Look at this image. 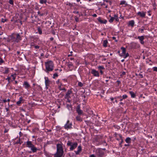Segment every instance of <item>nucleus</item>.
<instances>
[{
	"instance_id": "f257e3e1",
	"label": "nucleus",
	"mask_w": 157,
	"mask_h": 157,
	"mask_svg": "<svg viewBox=\"0 0 157 157\" xmlns=\"http://www.w3.org/2000/svg\"><path fill=\"white\" fill-rule=\"evenodd\" d=\"M57 151L53 155L54 157H62L64 151L62 145L60 144H57L56 145Z\"/></svg>"
},
{
	"instance_id": "f03ea898",
	"label": "nucleus",
	"mask_w": 157,
	"mask_h": 157,
	"mask_svg": "<svg viewBox=\"0 0 157 157\" xmlns=\"http://www.w3.org/2000/svg\"><path fill=\"white\" fill-rule=\"evenodd\" d=\"M10 37L12 42L18 43L22 40V38L19 33H13Z\"/></svg>"
},
{
	"instance_id": "7ed1b4c3",
	"label": "nucleus",
	"mask_w": 157,
	"mask_h": 157,
	"mask_svg": "<svg viewBox=\"0 0 157 157\" xmlns=\"http://www.w3.org/2000/svg\"><path fill=\"white\" fill-rule=\"evenodd\" d=\"M46 72L48 73L49 71H52L53 70L54 64L52 61H48L45 63Z\"/></svg>"
},
{
	"instance_id": "20e7f679",
	"label": "nucleus",
	"mask_w": 157,
	"mask_h": 157,
	"mask_svg": "<svg viewBox=\"0 0 157 157\" xmlns=\"http://www.w3.org/2000/svg\"><path fill=\"white\" fill-rule=\"evenodd\" d=\"M26 147L30 148L33 153L36 152L38 150H40L39 149L37 148L34 145L32 144V142L31 141H29V140L28 141L26 142Z\"/></svg>"
},
{
	"instance_id": "39448f33",
	"label": "nucleus",
	"mask_w": 157,
	"mask_h": 157,
	"mask_svg": "<svg viewBox=\"0 0 157 157\" xmlns=\"http://www.w3.org/2000/svg\"><path fill=\"white\" fill-rule=\"evenodd\" d=\"M67 145L68 146L70 147V151H73L77 147L78 143L76 142L73 143L69 140L67 142Z\"/></svg>"
},
{
	"instance_id": "423d86ee",
	"label": "nucleus",
	"mask_w": 157,
	"mask_h": 157,
	"mask_svg": "<svg viewBox=\"0 0 157 157\" xmlns=\"http://www.w3.org/2000/svg\"><path fill=\"white\" fill-rule=\"evenodd\" d=\"M72 123H70V121L68 120L67 122L65 124L64 127L66 129H71L72 128Z\"/></svg>"
},
{
	"instance_id": "0eeeda50",
	"label": "nucleus",
	"mask_w": 157,
	"mask_h": 157,
	"mask_svg": "<svg viewBox=\"0 0 157 157\" xmlns=\"http://www.w3.org/2000/svg\"><path fill=\"white\" fill-rule=\"evenodd\" d=\"M72 93V92L71 90H68L66 93L65 96V98H70L71 97L70 95Z\"/></svg>"
},
{
	"instance_id": "6e6552de",
	"label": "nucleus",
	"mask_w": 157,
	"mask_h": 157,
	"mask_svg": "<svg viewBox=\"0 0 157 157\" xmlns=\"http://www.w3.org/2000/svg\"><path fill=\"white\" fill-rule=\"evenodd\" d=\"M76 111L79 115H81L83 113L82 111L80 109V105H77L76 109Z\"/></svg>"
},
{
	"instance_id": "1a4fd4ad",
	"label": "nucleus",
	"mask_w": 157,
	"mask_h": 157,
	"mask_svg": "<svg viewBox=\"0 0 157 157\" xmlns=\"http://www.w3.org/2000/svg\"><path fill=\"white\" fill-rule=\"evenodd\" d=\"M91 73L94 76L96 77H99V73L98 71H96L95 69H92L91 71Z\"/></svg>"
},
{
	"instance_id": "9d476101",
	"label": "nucleus",
	"mask_w": 157,
	"mask_h": 157,
	"mask_svg": "<svg viewBox=\"0 0 157 157\" xmlns=\"http://www.w3.org/2000/svg\"><path fill=\"white\" fill-rule=\"evenodd\" d=\"M146 12H139L137 13V15L140 16L141 17L144 18L145 17L146 15Z\"/></svg>"
},
{
	"instance_id": "9b49d317",
	"label": "nucleus",
	"mask_w": 157,
	"mask_h": 157,
	"mask_svg": "<svg viewBox=\"0 0 157 157\" xmlns=\"http://www.w3.org/2000/svg\"><path fill=\"white\" fill-rule=\"evenodd\" d=\"M137 39L139 40L141 44H144V38L143 36H138Z\"/></svg>"
},
{
	"instance_id": "f8f14e48",
	"label": "nucleus",
	"mask_w": 157,
	"mask_h": 157,
	"mask_svg": "<svg viewBox=\"0 0 157 157\" xmlns=\"http://www.w3.org/2000/svg\"><path fill=\"white\" fill-rule=\"evenodd\" d=\"M98 21L101 24H106L107 22V21L106 20L104 19L103 20L101 19L100 17H99L98 18Z\"/></svg>"
},
{
	"instance_id": "ddd939ff",
	"label": "nucleus",
	"mask_w": 157,
	"mask_h": 157,
	"mask_svg": "<svg viewBox=\"0 0 157 157\" xmlns=\"http://www.w3.org/2000/svg\"><path fill=\"white\" fill-rule=\"evenodd\" d=\"M45 84L46 87L48 86L50 83V81L48 77H45ZM48 88V87H47Z\"/></svg>"
},
{
	"instance_id": "4468645a",
	"label": "nucleus",
	"mask_w": 157,
	"mask_h": 157,
	"mask_svg": "<svg viewBox=\"0 0 157 157\" xmlns=\"http://www.w3.org/2000/svg\"><path fill=\"white\" fill-rule=\"evenodd\" d=\"M23 86L25 87V88L28 89L30 87V86L27 82H25L23 84Z\"/></svg>"
},
{
	"instance_id": "2eb2a0df",
	"label": "nucleus",
	"mask_w": 157,
	"mask_h": 157,
	"mask_svg": "<svg viewBox=\"0 0 157 157\" xmlns=\"http://www.w3.org/2000/svg\"><path fill=\"white\" fill-rule=\"evenodd\" d=\"M82 150V147L81 146H79L78 147L77 151H75V152L76 155H78Z\"/></svg>"
},
{
	"instance_id": "dca6fc26",
	"label": "nucleus",
	"mask_w": 157,
	"mask_h": 157,
	"mask_svg": "<svg viewBox=\"0 0 157 157\" xmlns=\"http://www.w3.org/2000/svg\"><path fill=\"white\" fill-rule=\"evenodd\" d=\"M134 21L133 20H131L129 21L128 25H130L132 27H133L134 25Z\"/></svg>"
},
{
	"instance_id": "f3484780",
	"label": "nucleus",
	"mask_w": 157,
	"mask_h": 157,
	"mask_svg": "<svg viewBox=\"0 0 157 157\" xmlns=\"http://www.w3.org/2000/svg\"><path fill=\"white\" fill-rule=\"evenodd\" d=\"M121 49L122 50V53L121 55H125V54L126 52V49L125 48L122 47L121 48Z\"/></svg>"
},
{
	"instance_id": "a211bd4d",
	"label": "nucleus",
	"mask_w": 157,
	"mask_h": 157,
	"mask_svg": "<svg viewBox=\"0 0 157 157\" xmlns=\"http://www.w3.org/2000/svg\"><path fill=\"white\" fill-rule=\"evenodd\" d=\"M66 63L67 64V65L68 66V67L69 69L71 67L73 66V64L71 62H67Z\"/></svg>"
},
{
	"instance_id": "6ab92c4d",
	"label": "nucleus",
	"mask_w": 157,
	"mask_h": 157,
	"mask_svg": "<svg viewBox=\"0 0 157 157\" xmlns=\"http://www.w3.org/2000/svg\"><path fill=\"white\" fill-rule=\"evenodd\" d=\"M129 94L131 95V97L132 98H135L136 95L132 91H129Z\"/></svg>"
},
{
	"instance_id": "aec40b11",
	"label": "nucleus",
	"mask_w": 157,
	"mask_h": 157,
	"mask_svg": "<svg viewBox=\"0 0 157 157\" xmlns=\"http://www.w3.org/2000/svg\"><path fill=\"white\" fill-rule=\"evenodd\" d=\"M5 71L3 72V73L4 74H6L9 73V68L7 67H5L4 68Z\"/></svg>"
},
{
	"instance_id": "412c9836",
	"label": "nucleus",
	"mask_w": 157,
	"mask_h": 157,
	"mask_svg": "<svg viewBox=\"0 0 157 157\" xmlns=\"http://www.w3.org/2000/svg\"><path fill=\"white\" fill-rule=\"evenodd\" d=\"M107 43H108L107 40H105L103 41V46L105 47H107Z\"/></svg>"
},
{
	"instance_id": "4be33fe9",
	"label": "nucleus",
	"mask_w": 157,
	"mask_h": 157,
	"mask_svg": "<svg viewBox=\"0 0 157 157\" xmlns=\"http://www.w3.org/2000/svg\"><path fill=\"white\" fill-rule=\"evenodd\" d=\"M120 56H121L123 57L125 59L126 57L129 56V54L128 53H125V54L124 55L120 54Z\"/></svg>"
},
{
	"instance_id": "5701e85b",
	"label": "nucleus",
	"mask_w": 157,
	"mask_h": 157,
	"mask_svg": "<svg viewBox=\"0 0 157 157\" xmlns=\"http://www.w3.org/2000/svg\"><path fill=\"white\" fill-rule=\"evenodd\" d=\"M62 83L60 82V86H59V89L60 90H63L65 91H66V89L65 88H62L61 86L62 85Z\"/></svg>"
},
{
	"instance_id": "b1692460",
	"label": "nucleus",
	"mask_w": 157,
	"mask_h": 157,
	"mask_svg": "<svg viewBox=\"0 0 157 157\" xmlns=\"http://www.w3.org/2000/svg\"><path fill=\"white\" fill-rule=\"evenodd\" d=\"M67 107L69 110H72V107L71 105L69 104L67 105Z\"/></svg>"
},
{
	"instance_id": "393cba45",
	"label": "nucleus",
	"mask_w": 157,
	"mask_h": 157,
	"mask_svg": "<svg viewBox=\"0 0 157 157\" xmlns=\"http://www.w3.org/2000/svg\"><path fill=\"white\" fill-rule=\"evenodd\" d=\"M23 99L21 98H19V100L17 102V105H19L21 103V102L23 101Z\"/></svg>"
},
{
	"instance_id": "a878e982",
	"label": "nucleus",
	"mask_w": 157,
	"mask_h": 157,
	"mask_svg": "<svg viewBox=\"0 0 157 157\" xmlns=\"http://www.w3.org/2000/svg\"><path fill=\"white\" fill-rule=\"evenodd\" d=\"M127 143H130L131 142V139L130 137H127L125 140Z\"/></svg>"
},
{
	"instance_id": "bb28decb",
	"label": "nucleus",
	"mask_w": 157,
	"mask_h": 157,
	"mask_svg": "<svg viewBox=\"0 0 157 157\" xmlns=\"http://www.w3.org/2000/svg\"><path fill=\"white\" fill-rule=\"evenodd\" d=\"M98 155L99 157H102L104 155V153L102 151H99L98 153Z\"/></svg>"
},
{
	"instance_id": "cd10ccee",
	"label": "nucleus",
	"mask_w": 157,
	"mask_h": 157,
	"mask_svg": "<svg viewBox=\"0 0 157 157\" xmlns=\"http://www.w3.org/2000/svg\"><path fill=\"white\" fill-rule=\"evenodd\" d=\"M119 136L120 138V139L121 140V142H120V146L121 147L122 146L121 145V144L123 143V139H122V136L121 134L119 135Z\"/></svg>"
},
{
	"instance_id": "c85d7f7f",
	"label": "nucleus",
	"mask_w": 157,
	"mask_h": 157,
	"mask_svg": "<svg viewBox=\"0 0 157 157\" xmlns=\"http://www.w3.org/2000/svg\"><path fill=\"white\" fill-rule=\"evenodd\" d=\"M76 119L77 121H79L80 122H81L82 121V118L79 116H77L76 117Z\"/></svg>"
},
{
	"instance_id": "c756f323",
	"label": "nucleus",
	"mask_w": 157,
	"mask_h": 157,
	"mask_svg": "<svg viewBox=\"0 0 157 157\" xmlns=\"http://www.w3.org/2000/svg\"><path fill=\"white\" fill-rule=\"evenodd\" d=\"M123 4L125 5L126 6L128 5V4L126 2V1L124 0L121 1V3H120V5H122Z\"/></svg>"
},
{
	"instance_id": "7c9ffc66",
	"label": "nucleus",
	"mask_w": 157,
	"mask_h": 157,
	"mask_svg": "<svg viewBox=\"0 0 157 157\" xmlns=\"http://www.w3.org/2000/svg\"><path fill=\"white\" fill-rule=\"evenodd\" d=\"M145 29V27L144 26H142L141 29H138V31L141 32V33L144 32V30Z\"/></svg>"
},
{
	"instance_id": "2f4dec72",
	"label": "nucleus",
	"mask_w": 157,
	"mask_h": 157,
	"mask_svg": "<svg viewBox=\"0 0 157 157\" xmlns=\"http://www.w3.org/2000/svg\"><path fill=\"white\" fill-rule=\"evenodd\" d=\"M38 31L39 34H42V30L39 27H38Z\"/></svg>"
},
{
	"instance_id": "473e14b6",
	"label": "nucleus",
	"mask_w": 157,
	"mask_h": 157,
	"mask_svg": "<svg viewBox=\"0 0 157 157\" xmlns=\"http://www.w3.org/2000/svg\"><path fill=\"white\" fill-rule=\"evenodd\" d=\"M114 19V17H111L110 19L109 20V21L110 23H112L113 22Z\"/></svg>"
},
{
	"instance_id": "72a5a7b5",
	"label": "nucleus",
	"mask_w": 157,
	"mask_h": 157,
	"mask_svg": "<svg viewBox=\"0 0 157 157\" xmlns=\"http://www.w3.org/2000/svg\"><path fill=\"white\" fill-rule=\"evenodd\" d=\"M58 75L57 74V73H55L53 75V78H55L56 77H58Z\"/></svg>"
},
{
	"instance_id": "f704fd0d",
	"label": "nucleus",
	"mask_w": 157,
	"mask_h": 157,
	"mask_svg": "<svg viewBox=\"0 0 157 157\" xmlns=\"http://www.w3.org/2000/svg\"><path fill=\"white\" fill-rule=\"evenodd\" d=\"M23 142L22 141H20V140L19 139L18 140V141H17V142H16L15 144H21Z\"/></svg>"
},
{
	"instance_id": "c9c22d12",
	"label": "nucleus",
	"mask_w": 157,
	"mask_h": 157,
	"mask_svg": "<svg viewBox=\"0 0 157 157\" xmlns=\"http://www.w3.org/2000/svg\"><path fill=\"white\" fill-rule=\"evenodd\" d=\"M47 2V0H40V2L41 4L45 3Z\"/></svg>"
},
{
	"instance_id": "e433bc0d",
	"label": "nucleus",
	"mask_w": 157,
	"mask_h": 157,
	"mask_svg": "<svg viewBox=\"0 0 157 157\" xmlns=\"http://www.w3.org/2000/svg\"><path fill=\"white\" fill-rule=\"evenodd\" d=\"M75 21L77 22H78L79 21V17H77L76 16H75Z\"/></svg>"
},
{
	"instance_id": "4c0bfd02",
	"label": "nucleus",
	"mask_w": 157,
	"mask_h": 157,
	"mask_svg": "<svg viewBox=\"0 0 157 157\" xmlns=\"http://www.w3.org/2000/svg\"><path fill=\"white\" fill-rule=\"evenodd\" d=\"M53 144V142L52 141H48L47 142L46 145L48 144Z\"/></svg>"
},
{
	"instance_id": "58836bf2",
	"label": "nucleus",
	"mask_w": 157,
	"mask_h": 157,
	"mask_svg": "<svg viewBox=\"0 0 157 157\" xmlns=\"http://www.w3.org/2000/svg\"><path fill=\"white\" fill-rule=\"evenodd\" d=\"M78 86L80 87H82L83 86V84L81 82H79L78 83Z\"/></svg>"
},
{
	"instance_id": "ea45409f",
	"label": "nucleus",
	"mask_w": 157,
	"mask_h": 157,
	"mask_svg": "<svg viewBox=\"0 0 157 157\" xmlns=\"http://www.w3.org/2000/svg\"><path fill=\"white\" fill-rule=\"evenodd\" d=\"M98 69H105L104 67L103 66H99L98 67Z\"/></svg>"
},
{
	"instance_id": "a19ab883",
	"label": "nucleus",
	"mask_w": 157,
	"mask_h": 157,
	"mask_svg": "<svg viewBox=\"0 0 157 157\" xmlns=\"http://www.w3.org/2000/svg\"><path fill=\"white\" fill-rule=\"evenodd\" d=\"M9 3L11 5H13V0H9Z\"/></svg>"
},
{
	"instance_id": "79ce46f5",
	"label": "nucleus",
	"mask_w": 157,
	"mask_h": 157,
	"mask_svg": "<svg viewBox=\"0 0 157 157\" xmlns=\"http://www.w3.org/2000/svg\"><path fill=\"white\" fill-rule=\"evenodd\" d=\"M7 21V20L6 19H4L3 18L2 19L1 22L3 23H4L6 21Z\"/></svg>"
},
{
	"instance_id": "37998d69",
	"label": "nucleus",
	"mask_w": 157,
	"mask_h": 157,
	"mask_svg": "<svg viewBox=\"0 0 157 157\" xmlns=\"http://www.w3.org/2000/svg\"><path fill=\"white\" fill-rule=\"evenodd\" d=\"M122 97H123V99H126L128 97V96L126 95H123Z\"/></svg>"
},
{
	"instance_id": "c03bdc74",
	"label": "nucleus",
	"mask_w": 157,
	"mask_h": 157,
	"mask_svg": "<svg viewBox=\"0 0 157 157\" xmlns=\"http://www.w3.org/2000/svg\"><path fill=\"white\" fill-rule=\"evenodd\" d=\"M4 62V61L3 60V59L1 58V57H0V64H1L2 63Z\"/></svg>"
},
{
	"instance_id": "a18cd8bd",
	"label": "nucleus",
	"mask_w": 157,
	"mask_h": 157,
	"mask_svg": "<svg viewBox=\"0 0 157 157\" xmlns=\"http://www.w3.org/2000/svg\"><path fill=\"white\" fill-rule=\"evenodd\" d=\"M153 70L154 71H157V67H154L153 68Z\"/></svg>"
},
{
	"instance_id": "49530a36",
	"label": "nucleus",
	"mask_w": 157,
	"mask_h": 157,
	"mask_svg": "<svg viewBox=\"0 0 157 157\" xmlns=\"http://www.w3.org/2000/svg\"><path fill=\"white\" fill-rule=\"evenodd\" d=\"M38 14L40 16H43L44 15L43 13H41L39 11L38 12Z\"/></svg>"
},
{
	"instance_id": "de8ad7c7",
	"label": "nucleus",
	"mask_w": 157,
	"mask_h": 157,
	"mask_svg": "<svg viewBox=\"0 0 157 157\" xmlns=\"http://www.w3.org/2000/svg\"><path fill=\"white\" fill-rule=\"evenodd\" d=\"M112 39L113 40H114L115 41H116V42L117 41V40L116 39V37H115L114 36H113L112 37Z\"/></svg>"
},
{
	"instance_id": "09e8293b",
	"label": "nucleus",
	"mask_w": 157,
	"mask_h": 157,
	"mask_svg": "<svg viewBox=\"0 0 157 157\" xmlns=\"http://www.w3.org/2000/svg\"><path fill=\"white\" fill-rule=\"evenodd\" d=\"M34 47L36 49H39L40 48V46L38 45H35Z\"/></svg>"
},
{
	"instance_id": "8fccbe9b",
	"label": "nucleus",
	"mask_w": 157,
	"mask_h": 157,
	"mask_svg": "<svg viewBox=\"0 0 157 157\" xmlns=\"http://www.w3.org/2000/svg\"><path fill=\"white\" fill-rule=\"evenodd\" d=\"M10 78L9 77H8L6 79V80H7L8 82H10Z\"/></svg>"
},
{
	"instance_id": "3c124183",
	"label": "nucleus",
	"mask_w": 157,
	"mask_h": 157,
	"mask_svg": "<svg viewBox=\"0 0 157 157\" xmlns=\"http://www.w3.org/2000/svg\"><path fill=\"white\" fill-rule=\"evenodd\" d=\"M117 83L118 85L119 86V85L121 83V82H120V81L119 80H117Z\"/></svg>"
},
{
	"instance_id": "603ef678",
	"label": "nucleus",
	"mask_w": 157,
	"mask_h": 157,
	"mask_svg": "<svg viewBox=\"0 0 157 157\" xmlns=\"http://www.w3.org/2000/svg\"><path fill=\"white\" fill-rule=\"evenodd\" d=\"M66 99H67V101L69 102V103H70L71 102V100H70V98H66Z\"/></svg>"
},
{
	"instance_id": "864d4df0",
	"label": "nucleus",
	"mask_w": 157,
	"mask_h": 157,
	"mask_svg": "<svg viewBox=\"0 0 157 157\" xmlns=\"http://www.w3.org/2000/svg\"><path fill=\"white\" fill-rule=\"evenodd\" d=\"M114 17V19H115V18L118 17V16L117 15L115 14L114 15V17Z\"/></svg>"
},
{
	"instance_id": "5fc2aeb1",
	"label": "nucleus",
	"mask_w": 157,
	"mask_h": 157,
	"mask_svg": "<svg viewBox=\"0 0 157 157\" xmlns=\"http://www.w3.org/2000/svg\"><path fill=\"white\" fill-rule=\"evenodd\" d=\"M119 134H117L116 133H115L114 134L115 137H117V136H119Z\"/></svg>"
},
{
	"instance_id": "6e6d98bb",
	"label": "nucleus",
	"mask_w": 157,
	"mask_h": 157,
	"mask_svg": "<svg viewBox=\"0 0 157 157\" xmlns=\"http://www.w3.org/2000/svg\"><path fill=\"white\" fill-rule=\"evenodd\" d=\"M138 75L140 76V77L141 78H143V75L142 74H139Z\"/></svg>"
},
{
	"instance_id": "4d7b16f0",
	"label": "nucleus",
	"mask_w": 157,
	"mask_h": 157,
	"mask_svg": "<svg viewBox=\"0 0 157 157\" xmlns=\"http://www.w3.org/2000/svg\"><path fill=\"white\" fill-rule=\"evenodd\" d=\"M52 33L53 34V35H55V32L54 30H52Z\"/></svg>"
},
{
	"instance_id": "13d9d810",
	"label": "nucleus",
	"mask_w": 157,
	"mask_h": 157,
	"mask_svg": "<svg viewBox=\"0 0 157 157\" xmlns=\"http://www.w3.org/2000/svg\"><path fill=\"white\" fill-rule=\"evenodd\" d=\"M73 13H75L76 14H79V12L78 11H75V12H74Z\"/></svg>"
},
{
	"instance_id": "bf43d9fd",
	"label": "nucleus",
	"mask_w": 157,
	"mask_h": 157,
	"mask_svg": "<svg viewBox=\"0 0 157 157\" xmlns=\"http://www.w3.org/2000/svg\"><path fill=\"white\" fill-rule=\"evenodd\" d=\"M90 157H95V156L94 155L92 154L90 155Z\"/></svg>"
},
{
	"instance_id": "052dcab7",
	"label": "nucleus",
	"mask_w": 157,
	"mask_h": 157,
	"mask_svg": "<svg viewBox=\"0 0 157 157\" xmlns=\"http://www.w3.org/2000/svg\"><path fill=\"white\" fill-rule=\"evenodd\" d=\"M92 16L94 17H96L97 16V15L96 14H94L92 15Z\"/></svg>"
},
{
	"instance_id": "680f3d73",
	"label": "nucleus",
	"mask_w": 157,
	"mask_h": 157,
	"mask_svg": "<svg viewBox=\"0 0 157 157\" xmlns=\"http://www.w3.org/2000/svg\"><path fill=\"white\" fill-rule=\"evenodd\" d=\"M125 72H124V71H123L122 73V75H125Z\"/></svg>"
},
{
	"instance_id": "e2e57ef3",
	"label": "nucleus",
	"mask_w": 157,
	"mask_h": 157,
	"mask_svg": "<svg viewBox=\"0 0 157 157\" xmlns=\"http://www.w3.org/2000/svg\"><path fill=\"white\" fill-rule=\"evenodd\" d=\"M54 38L53 37H51L50 38V40L51 41H52L53 40Z\"/></svg>"
},
{
	"instance_id": "0e129e2a",
	"label": "nucleus",
	"mask_w": 157,
	"mask_h": 157,
	"mask_svg": "<svg viewBox=\"0 0 157 157\" xmlns=\"http://www.w3.org/2000/svg\"><path fill=\"white\" fill-rule=\"evenodd\" d=\"M115 19L116 20V21H119V19H118V17L117 18H115Z\"/></svg>"
},
{
	"instance_id": "69168bd1",
	"label": "nucleus",
	"mask_w": 157,
	"mask_h": 157,
	"mask_svg": "<svg viewBox=\"0 0 157 157\" xmlns=\"http://www.w3.org/2000/svg\"><path fill=\"white\" fill-rule=\"evenodd\" d=\"M2 101L3 102L5 103L7 101V100L6 99L3 100H2Z\"/></svg>"
},
{
	"instance_id": "338daca9",
	"label": "nucleus",
	"mask_w": 157,
	"mask_h": 157,
	"mask_svg": "<svg viewBox=\"0 0 157 157\" xmlns=\"http://www.w3.org/2000/svg\"><path fill=\"white\" fill-rule=\"evenodd\" d=\"M100 73H101V74H102L103 73V72L102 71H101V70H100Z\"/></svg>"
},
{
	"instance_id": "774afa93",
	"label": "nucleus",
	"mask_w": 157,
	"mask_h": 157,
	"mask_svg": "<svg viewBox=\"0 0 157 157\" xmlns=\"http://www.w3.org/2000/svg\"><path fill=\"white\" fill-rule=\"evenodd\" d=\"M59 79L57 81H56V83L57 84H59Z\"/></svg>"
}]
</instances>
